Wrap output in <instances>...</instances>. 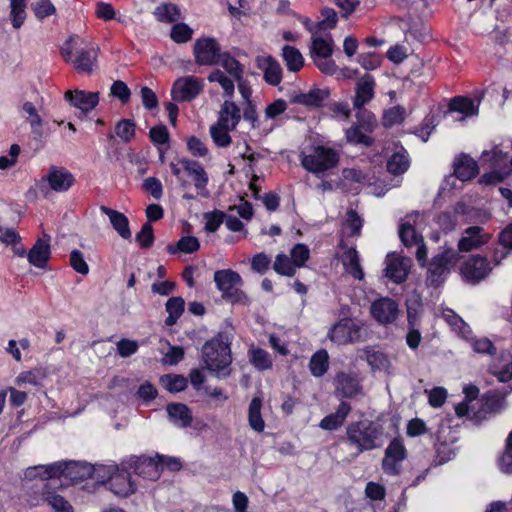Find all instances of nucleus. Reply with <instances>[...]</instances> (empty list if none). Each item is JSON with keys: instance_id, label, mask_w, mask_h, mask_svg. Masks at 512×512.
I'll use <instances>...</instances> for the list:
<instances>
[{"instance_id": "obj_1", "label": "nucleus", "mask_w": 512, "mask_h": 512, "mask_svg": "<svg viewBox=\"0 0 512 512\" xmlns=\"http://www.w3.org/2000/svg\"><path fill=\"white\" fill-rule=\"evenodd\" d=\"M99 49L78 36H71L61 47V55L78 73L92 74Z\"/></svg>"}, {"instance_id": "obj_2", "label": "nucleus", "mask_w": 512, "mask_h": 512, "mask_svg": "<svg viewBox=\"0 0 512 512\" xmlns=\"http://www.w3.org/2000/svg\"><path fill=\"white\" fill-rule=\"evenodd\" d=\"M127 461L121 465H97L95 481L107 485L108 489L119 497H128L136 491V485L131 479Z\"/></svg>"}, {"instance_id": "obj_3", "label": "nucleus", "mask_w": 512, "mask_h": 512, "mask_svg": "<svg viewBox=\"0 0 512 512\" xmlns=\"http://www.w3.org/2000/svg\"><path fill=\"white\" fill-rule=\"evenodd\" d=\"M383 433L380 424L368 419L350 423L346 428L347 440L350 445L356 447L357 455L380 447Z\"/></svg>"}, {"instance_id": "obj_4", "label": "nucleus", "mask_w": 512, "mask_h": 512, "mask_svg": "<svg viewBox=\"0 0 512 512\" xmlns=\"http://www.w3.org/2000/svg\"><path fill=\"white\" fill-rule=\"evenodd\" d=\"M202 358L205 368L215 372L218 378L230 374L229 366L232 362L228 338L219 333L207 341L202 347Z\"/></svg>"}, {"instance_id": "obj_5", "label": "nucleus", "mask_w": 512, "mask_h": 512, "mask_svg": "<svg viewBox=\"0 0 512 512\" xmlns=\"http://www.w3.org/2000/svg\"><path fill=\"white\" fill-rule=\"evenodd\" d=\"M339 153L323 145L314 146L301 157L302 166L309 172L320 175L335 168L339 163Z\"/></svg>"}, {"instance_id": "obj_6", "label": "nucleus", "mask_w": 512, "mask_h": 512, "mask_svg": "<svg viewBox=\"0 0 512 512\" xmlns=\"http://www.w3.org/2000/svg\"><path fill=\"white\" fill-rule=\"evenodd\" d=\"M214 281L226 300L240 304L249 302L241 290L243 280L237 272L230 269L218 270L214 273Z\"/></svg>"}, {"instance_id": "obj_7", "label": "nucleus", "mask_w": 512, "mask_h": 512, "mask_svg": "<svg viewBox=\"0 0 512 512\" xmlns=\"http://www.w3.org/2000/svg\"><path fill=\"white\" fill-rule=\"evenodd\" d=\"M97 465L90 466L88 464L75 461L55 462L49 465L48 469L52 474H58V478L62 483H78L86 478L95 480V471Z\"/></svg>"}, {"instance_id": "obj_8", "label": "nucleus", "mask_w": 512, "mask_h": 512, "mask_svg": "<svg viewBox=\"0 0 512 512\" xmlns=\"http://www.w3.org/2000/svg\"><path fill=\"white\" fill-rule=\"evenodd\" d=\"M367 335L365 325L352 319L340 320L328 332L329 339L337 344L362 341Z\"/></svg>"}, {"instance_id": "obj_9", "label": "nucleus", "mask_w": 512, "mask_h": 512, "mask_svg": "<svg viewBox=\"0 0 512 512\" xmlns=\"http://www.w3.org/2000/svg\"><path fill=\"white\" fill-rule=\"evenodd\" d=\"M459 259V254L451 248L444 249L436 254L432 258L428 268V280H430L432 284L438 285L441 277L449 273Z\"/></svg>"}, {"instance_id": "obj_10", "label": "nucleus", "mask_w": 512, "mask_h": 512, "mask_svg": "<svg viewBox=\"0 0 512 512\" xmlns=\"http://www.w3.org/2000/svg\"><path fill=\"white\" fill-rule=\"evenodd\" d=\"M193 53L196 63L203 66L218 64L222 54L218 42L209 37L197 39L194 43Z\"/></svg>"}, {"instance_id": "obj_11", "label": "nucleus", "mask_w": 512, "mask_h": 512, "mask_svg": "<svg viewBox=\"0 0 512 512\" xmlns=\"http://www.w3.org/2000/svg\"><path fill=\"white\" fill-rule=\"evenodd\" d=\"M203 89V82L194 77H181L173 84L171 95L175 101L188 102L196 98Z\"/></svg>"}, {"instance_id": "obj_12", "label": "nucleus", "mask_w": 512, "mask_h": 512, "mask_svg": "<svg viewBox=\"0 0 512 512\" xmlns=\"http://www.w3.org/2000/svg\"><path fill=\"white\" fill-rule=\"evenodd\" d=\"M373 318L384 325L394 323L400 313L398 303L389 298L383 297L375 300L370 307Z\"/></svg>"}, {"instance_id": "obj_13", "label": "nucleus", "mask_w": 512, "mask_h": 512, "mask_svg": "<svg viewBox=\"0 0 512 512\" xmlns=\"http://www.w3.org/2000/svg\"><path fill=\"white\" fill-rule=\"evenodd\" d=\"M127 465L136 474L149 480H158L161 476V464L155 457L133 456L127 460Z\"/></svg>"}, {"instance_id": "obj_14", "label": "nucleus", "mask_w": 512, "mask_h": 512, "mask_svg": "<svg viewBox=\"0 0 512 512\" xmlns=\"http://www.w3.org/2000/svg\"><path fill=\"white\" fill-rule=\"evenodd\" d=\"M42 181L47 182L49 188L55 192L63 193L68 191L75 182L71 172L64 167L51 166Z\"/></svg>"}, {"instance_id": "obj_15", "label": "nucleus", "mask_w": 512, "mask_h": 512, "mask_svg": "<svg viewBox=\"0 0 512 512\" xmlns=\"http://www.w3.org/2000/svg\"><path fill=\"white\" fill-rule=\"evenodd\" d=\"M491 270L488 260L479 255L470 257L461 268L463 277L472 283L483 280Z\"/></svg>"}, {"instance_id": "obj_16", "label": "nucleus", "mask_w": 512, "mask_h": 512, "mask_svg": "<svg viewBox=\"0 0 512 512\" xmlns=\"http://www.w3.org/2000/svg\"><path fill=\"white\" fill-rule=\"evenodd\" d=\"M179 163L182 165L184 172H186L188 176L192 178L198 194L202 197H208V175L203 165L197 161H193L187 158L180 159Z\"/></svg>"}, {"instance_id": "obj_17", "label": "nucleus", "mask_w": 512, "mask_h": 512, "mask_svg": "<svg viewBox=\"0 0 512 512\" xmlns=\"http://www.w3.org/2000/svg\"><path fill=\"white\" fill-rule=\"evenodd\" d=\"M386 276L395 283H402L406 280L411 266V259L408 257L389 255L386 258Z\"/></svg>"}, {"instance_id": "obj_18", "label": "nucleus", "mask_w": 512, "mask_h": 512, "mask_svg": "<svg viewBox=\"0 0 512 512\" xmlns=\"http://www.w3.org/2000/svg\"><path fill=\"white\" fill-rule=\"evenodd\" d=\"M64 97L73 107L84 113L92 111L99 102L98 92H86L78 89L65 92Z\"/></svg>"}, {"instance_id": "obj_19", "label": "nucleus", "mask_w": 512, "mask_h": 512, "mask_svg": "<svg viewBox=\"0 0 512 512\" xmlns=\"http://www.w3.org/2000/svg\"><path fill=\"white\" fill-rule=\"evenodd\" d=\"M335 392L343 398H351L361 391L356 374L351 372H338L335 380Z\"/></svg>"}, {"instance_id": "obj_20", "label": "nucleus", "mask_w": 512, "mask_h": 512, "mask_svg": "<svg viewBox=\"0 0 512 512\" xmlns=\"http://www.w3.org/2000/svg\"><path fill=\"white\" fill-rule=\"evenodd\" d=\"M489 239L490 235L484 233L483 228L471 226L465 229L464 235L458 242V249L461 252H469L483 246Z\"/></svg>"}, {"instance_id": "obj_21", "label": "nucleus", "mask_w": 512, "mask_h": 512, "mask_svg": "<svg viewBox=\"0 0 512 512\" xmlns=\"http://www.w3.org/2000/svg\"><path fill=\"white\" fill-rule=\"evenodd\" d=\"M257 67L263 72L265 81L273 86L278 85L282 80V68L279 62L270 55L257 56L255 59Z\"/></svg>"}, {"instance_id": "obj_22", "label": "nucleus", "mask_w": 512, "mask_h": 512, "mask_svg": "<svg viewBox=\"0 0 512 512\" xmlns=\"http://www.w3.org/2000/svg\"><path fill=\"white\" fill-rule=\"evenodd\" d=\"M375 85L373 77L368 74L357 81L353 98L354 109L363 108L374 98Z\"/></svg>"}, {"instance_id": "obj_23", "label": "nucleus", "mask_w": 512, "mask_h": 512, "mask_svg": "<svg viewBox=\"0 0 512 512\" xmlns=\"http://www.w3.org/2000/svg\"><path fill=\"white\" fill-rule=\"evenodd\" d=\"M27 257L29 263L33 266L40 269L45 268L50 257L49 238L47 240L38 239L30 249Z\"/></svg>"}, {"instance_id": "obj_24", "label": "nucleus", "mask_w": 512, "mask_h": 512, "mask_svg": "<svg viewBox=\"0 0 512 512\" xmlns=\"http://www.w3.org/2000/svg\"><path fill=\"white\" fill-rule=\"evenodd\" d=\"M241 119L239 107L232 101H224L216 123L226 128L235 129Z\"/></svg>"}, {"instance_id": "obj_25", "label": "nucleus", "mask_w": 512, "mask_h": 512, "mask_svg": "<svg viewBox=\"0 0 512 512\" xmlns=\"http://www.w3.org/2000/svg\"><path fill=\"white\" fill-rule=\"evenodd\" d=\"M334 41L329 35L326 38L319 33L311 36L310 57L312 59L331 57L333 54Z\"/></svg>"}, {"instance_id": "obj_26", "label": "nucleus", "mask_w": 512, "mask_h": 512, "mask_svg": "<svg viewBox=\"0 0 512 512\" xmlns=\"http://www.w3.org/2000/svg\"><path fill=\"white\" fill-rule=\"evenodd\" d=\"M350 411V404L347 402H341L334 413L327 415L321 420L319 426L324 430H336L342 426Z\"/></svg>"}, {"instance_id": "obj_27", "label": "nucleus", "mask_w": 512, "mask_h": 512, "mask_svg": "<svg viewBox=\"0 0 512 512\" xmlns=\"http://www.w3.org/2000/svg\"><path fill=\"white\" fill-rule=\"evenodd\" d=\"M100 210L109 217V220L113 228L123 239H129L131 237L129 221L123 213L108 208L106 206H101Z\"/></svg>"}, {"instance_id": "obj_28", "label": "nucleus", "mask_w": 512, "mask_h": 512, "mask_svg": "<svg viewBox=\"0 0 512 512\" xmlns=\"http://www.w3.org/2000/svg\"><path fill=\"white\" fill-rule=\"evenodd\" d=\"M478 172V165L468 155L459 156L454 162V174L461 181L473 178Z\"/></svg>"}, {"instance_id": "obj_29", "label": "nucleus", "mask_w": 512, "mask_h": 512, "mask_svg": "<svg viewBox=\"0 0 512 512\" xmlns=\"http://www.w3.org/2000/svg\"><path fill=\"white\" fill-rule=\"evenodd\" d=\"M341 262L345 271L355 279L362 280L364 278V272L360 265V259L356 249H347L341 256Z\"/></svg>"}, {"instance_id": "obj_30", "label": "nucleus", "mask_w": 512, "mask_h": 512, "mask_svg": "<svg viewBox=\"0 0 512 512\" xmlns=\"http://www.w3.org/2000/svg\"><path fill=\"white\" fill-rule=\"evenodd\" d=\"M418 216L419 213L417 211L408 214L405 218L406 220L400 225L399 237L405 246L419 244L422 240V237L416 233L412 223V219L417 218Z\"/></svg>"}, {"instance_id": "obj_31", "label": "nucleus", "mask_w": 512, "mask_h": 512, "mask_svg": "<svg viewBox=\"0 0 512 512\" xmlns=\"http://www.w3.org/2000/svg\"><path fill=\"white\" fill-rule=\"evenodd\" d=\"M367 363L373 370L385 371L390 373L391 363L388 357L381 351L375 350L373 347H366L363 350Z\"/></svg>"}, {"instance_id": "obj_32", "label": "nucleus", "mask_w": 512, "mask_h": 512, "mask_svg": "<svg viewBox=\"0 0 512 512\" xmlns=\"http://www.w3.org/2000/svg\"><path fill=\"white\" fill-rule=\"evenodd\" d=\"M328 96V92L319 88H314L306 93H298L293 96L292 102L306 107H318Z\"/></svg>"}, {"instance_id": "obj_33", "label": "nucleus", "mask_w": 512, "mask_h": 512, "mask_svg": "<svg viewBox=\"0 0 512 512\" xmlns=\"http://www.w3.org/2000/svg\"><path fill=\"white\" fill-rule=\"evenodd\" d=\"M449 111L461 113L463 117L460 120H463L465 117L477 115L478 105L470 98L457 96L451 99Z\"/></svg>"}, {"instance_id": "obj_34", "label": "nucleus", "mask_w": 512, "mask_h": 512, "mask_svg": "<svg viewBox=\"0 0 512 512\" xmlns=\"http://www.w3.org/2000/svg\"><path fill=\"white\" fill-rule=\"evenodd\" d=\"M167 413L172 421L180 427H187L192 422L190 410L184 404H169L167 406Z\"/></svg>"}, {"instance_id": "obj_35", "label": "nucleus", "mask_w": 512, "mask_h": 512, "mask_svg": "<svg viewBox=\"0 0 512 512\" xmlns=\"http://www.w3.org/2000/svg\"><path fill=\"white\" fill-rule=\"evenodd\" d=\"M282 57L291 72H298L304 65L301 52L293 46L285 45L282 48Z\"/></svg>"}, {"instance_id": "obj_36", "label": "nucleus", "mask_w": 512, "mask_h": 512, "mask_svg": "<svg viewBox=\"0 0 512 512\" xmlns=\"http://www.w3.org/2000/svg\"><path fill=\"white\" fill-rule=\"evenodd\" d=\"M23 111L28 114L27 121L30 124L34 139L41 140L43 138L42 118L38 115L33 103L25 102L22 106Z\"/></svg>"}, {"instance_id": "obj_37", "label": "nucleus", "mask_w": 512, "mask_h": 512, "mask_svg": "<svg viewBox=\"0 0 512 512\" xmlns=\"http://www.w3.org/2000/svg\"><path fill=\"white\" fill-rule=\"evenodd\" d=\"M310 372L314 377L323 376L329 368V355L322 349L314 353L309 362Z\"/></svg>"}, {"instance_id": "obj_38", "label": "nucleus", "mask_w": 512, "mask_h": 512, "mask_svg": "<svg viewBox=\"0 0 512 512\" xmlns=\"http://www.w3.org/2000/svg\"><path fill=\"white\" fill-rule=\"evenodd\" d=\"M262 400L259 397H254L249 405L248 421L250 427L256 432H262L265 427L264 420L261 416Z\"/></svg>"}, {"instance_id": "obj_39", "label": "nucleus", "mask_w": 512, "mask_h": 512, "mask_svg": "<svg viewBox=\"0 0 512 512\" xmlns=\"http://www.w3.org/2000/svg\"><path fill=\"white\" fill-rule=\"evenodd\" d=\"M218 64H220L234 80H240L244 74V69L240 62L227 52L221 54Z\"/></svg>"}, {"instance_id": "obj_40", "label": "nucleus", "mask_w": 512, "mask_h": 512, "mask_svg": "<svg viewBox=\"0 0 512 512\" xmlns=\"http://www.w3.org/2000/svg\"><path fill=\"white\" fill-rule=\"evenodd\" d=\"M185 301L181 297H172L166 303L168 317L165 320L166 325L172 326L184 312Z\"/></svg>"}, {"instance_id": "obj_41", "label": "nucleus", "mask_w": 512, "mask_h": 512, "mask_svg": "<svg viewBox=\"0 0 512 512\" xmlns=\"http://www.w3.org/2000/svg\"><path fill=\"white\" fill-rule=\"evenodd\" d=\"M28 0H10V17L15 29H19L26 19Z\"/></svg>"}, {"instance_id": "obj_42", "label": "nucleus", "mask_w": 512, "mask_h": 512, "mask_svg": "<svg viewBox=\"0 0 512 512\" xmlns=\"http://www.w3.org/2000/svg\"><path fill=\"white\" fill-rule=\"evenodd\" d=\"M46 374L43 369L36 368L29 371H23L18 374L15 378V384L18 386H22L24 384H30L33 386H38L45 379Z\"/></svg>"}, {"instance_id": "obj_43", "label": "nucleus", "mask_w": 512, "mask_h": 512, "mask_svg": "<svg viewBox=\"0 0 512 512\" xmlns=\"http://www.w3.org/2000/svg\"><path fill=\"white\" fill-rule=\"evenodd\" d=\"M407 320L409 331L406 336V343L411 349H416L419 346L422 337L419 330L415 328L417 325V318L416 314L412 312L410 307L407 309Z\"/></svg>"}, {"instance_id": "obj_44", "label": "nucleus", "mask_w": 512, "mask_h": 512, "mask_svg": "<svg viewBox=\"0 0 512 512\" xmlns=\"http://www.w3.org/2000/svg\"><path fill=\"white\" fill-rule=\"evenodd\" d=\"M43 499L44 502L51 506L54 512H73V508L69 502L66 501L64 497L54 492L45 491L43 493Z\"/></svg>"}, {"instance_id": "obj_45", "label": "nucleus", "mask_w": 512, "mask_h": 512, "mask_svg": "<svg viewBox=\"0 0 512 512\" xmlns=\"http://www.w3.org/2000/svg\"><path fill=\"white\" fill-rule=\"evenodd\" d=\"M233 130L234 129L226 128L215 123L210 127V136L218 147L224 148L231 144V136L229 135V132Z\"/></svg>"}, {"instance_id": "obj_46", "label": "nucleus", "mask_w": 512, "mask_h": 512, "mask_svg": "<svg viewBox=\"0 0 512 512\" xmlns=\"http://www.w3.org/2000/svg\"><path fill=\"white\" fill-rule=\"evenodd\" d=\"M250 362L258 370H267L272 367V359L269 353L261 348L250 350Z\"/></svg>"}, {"instance_id": "obj_47", "label": "nucleus", "mask_w": 512, "mask_h": 512, "mask_svg": "<svg viewBox=\"0 0 512 512\" xmlns=\"http://www.w3.org/2000/svg\"><path fill=\"white\" fill-rule=\"evenodd\" d=\"M409 167V159L405 153H394L387 162V170L392 174H402Z\"/></svg>"}, {"instance_id": "obj_48", "label": "nucleus", "mask_w": 512, "mask_h": 512, "mask_svg": "<svg viewBox=\"0 0 512 512\" xmlns=\"http://www.w3.org/2000/svg\"><path fill=\"white\" fill-rule=\"evenodd\" d=\"M406 117V110L402 106H394L383 113L382 124L385 127H392L401 124Z\"/></svg>"}, {"instance_id": "obj_49", "label": "nucleus", "mask_w": 512, "mask_h": 512, "mask_svg": "<svg viewBox=\"0 0 512 512\" xmlns=\"http://www.w3.org/2000/svg\"><path fill=\"white\" fill-rule=\"evenodd\" d=\"M297 266L294 265L292 259L285 254H278L273 264V269L281 275L293 276L296 272Z\"/></svg>"}, {"instance_id": "obj_50", "label": "nucleus", "mask_w": 512, "mask_h": 512, "mask_svg": "<svg viewBox=\"0 0 512 512\" xmlns=\"http://www.w3.org/2000/svg\"><path fill=\"white\" fill-rule=\"evenodd\" d=\"M210 82H217L223 88L226 96L231 98L234 94V82L231 78L227 77L221 70H214L208 76Z\"/></svg>"}, {"instance_id": "obj_51", "label": "nucleus", "mask_w": 512, "mask_h": 512, "mask_svg": "<svg viewBox=\"0 0 512 512\" xmlns=\"http://www.w3.org/2000/svg\"><path fill=\"white\" fill-rule=\"evenodd\" d=\"M361 127L358 125H353L346 130V139L349 143L352 144H361L363 146H371L373 144V139L364 134L361 131Z\"/></svg>"}, {"instance_id": "obj_52", "label": "nucleus", "mask_w": 512, "mask_h": 512, "mask_svg": "<svg viewBox=\"0 0 512 512\" xmlns=\"http://www.w3.org/2000/svg\"><path fill=\"white\" fill-rule=\"evenodd\" d=\"M155 16L159 21L175 22L180 18V11L176 5L163 4L156 8Z\"/></svg>"}, {"instance_id": "obj_53", "label": "nucleus", "mask_w": 512, "mask_h": 512, "mask_svg": "<svg viewBox=\"0 0 512 512\" xmlns=\"http://www.w3.org/2000/svg\"><path fill=\"white\" fill-rule=\"evenodd\" d=\"M161 383L170 392H181L187 387V379L182 375H164Z\"/></svg>"}, {"instance_id": "obj_54", "label": "nucleus", "mask_w": 512, "mask_h": 512, "mask_svg": "<svg viewBox=\"0 0 512 512\" xmlns=\"http://www.w3.org/2000/svg\"><path fill=\"white\" fill-rule=\"evenodd\" d=\"M355 110L357 111L355 115L358 122L357 125L367 132H372L377 127V120L374 114L364 108Z\"/></svg>"}, {"instance_id": "obj_55", "label": "nucleus", "mask_w": 512, "mask_h": 512, "mask_svg": "<svg viewBox=\"0 0 512 512\" xmlns=\"http://www.w3.org/2000/svg\"><path fill=\"white\" fill-rule=\"evenodd\" d=\"M499 242L504 248L508 249V251L501 252L500 258L497 256L498 250L495 251L493 261L496 266L500 264L501 260L504 259L510 251H512V225L508 226L500 233Z\"/></svg>"}, {"instance_id": "obj_56", "label": "nucleus", "mask_w": 512, "mask_h": 512, "mask_svg": "<svg viewBox=\"0 0 512 512\" xmlns=\"http://www.w3.org/2000/svg\"><path fill=\"white\" fill-rule=\"evenodd\" d=\"M115 134L123 141L129 142L135 135V124L133 121L120 120L115 127Z\"/></svg>"}, {"instance_id": "obj_57", "label": "nucleus", "mask_w": 512, "mask_h": 512, "mask_svg": "<svg viewBox=\"0 0 512 512\" xmlns=\"http://www.w3.org/2000/svg\"><path fill=\"white\" fill-rule=\"evenodd\" d=\"M484 407L489 412H497L503 408L505 398L503 395L495 392H488L484 395Z\"/></svg>"}, {"instance_id": "obj_58", "label": "nucleus", "mask_w": 512, "mask_h": 512, "mask_svg": "<svg viewBox=\"0 0 512 512\" xmlns=\"http://www.w3.org/2000/svg\"><path fill=\"white\" fill-rule=\"evenodd\" d=\"M193 30L184 23L175 24L171 29V38L177 43H185L192 37Z\"/></svg>"}, {"instance_id": "obj_59", "label": "nucleus", "mask_w": 512, "mask_h": 512, "mask_svg": "<svg viewBox=\"0 0 512 512\" xmlns=\"http://www.w3.org/2000/svg\"><path fill=\"white\" fill-rule=\"evenodd\" d=\"M500 359L504 362V366L501 370H494L500 382H507L512 379V357L508 352H502Z\"/></svg>"}, {"instance_id": "obj_60", "label": "nucleus", "mask_w": 512, "mask_h": 512, "mask_svg": "<svg viewBox=\"0 0 512 512\" xmlns=\"http://www.w3.org/2000/svg\"><path fill=\"white\" fill-rule=\"evenodd\" d=\"M70 265L79 274L87 275L89 273V266L84 259V255L77 249L70 253Z\"/></svg>"}, {"instance_id": "obj_61", "label": "nucleus", "mask_w": 512, "mask_h": 512, "mask_svg": "<svg viewBox=\"0 0 512 512\" xmlns=\"http://www.w3.org/2000/svg\"><path fill=\"white\" fill-rule=\"evenodd\" d=\"M136 241L142 248H149L153 245L154 233L152 225L149 222L145 223L141 230L136 234Z\"/></svg>"}, {"instance_id": "obj_62", "label": "nucleus", "mask_w": 512, "mask_h": 512, "mask_svg": "<svg viewBox=\"0 0 512 512\" xmlns=\"http://www.w3.org/2000/svg\"><path fill=\"white\" fill-rule=\"evenodd\" d=\"M166 345L168 346V351L164 353L162 362L167 365H176L183 359L184 349L180 346H171L168 342H166Z\"/></svg>"}, {"instance_id": "obj_63", "label": "nucleus", "mask_w": 512, "mask_h": 512, "mask_svg": "<svg viewBox=\"0 0 512 512\" xmlns=\"http://www.w3.org/2000/svg\"><path fill=\"white\" fill-rule=\"evenodd\" d=\"M310 251L304 244H297L291 250V259L295 266L302 267L308 260Z\"/></svg>"}, {"instance_id": "obj_64", "label": "nucleus", "mask_w": 512, "mask_h": 512, "mask_svg": "<svg viewBox=\"0 0 512 512\" xmlns=\"http://www.w3.org/2000/svg\"><path fill=\"white\" fill-rule=\"evenodd\" d=\"M204 217L206 219L205 229L213 233L224 222L226 214L222 211H214L205 213Z\"/></svg>"}]
</instances>
